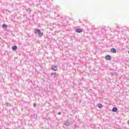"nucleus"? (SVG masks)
Listing matches in <instances>:
<instances>
[{"label": "nucleus", "mask_w": 129, "mask_h": 129, "mask_svg": "<svg viewBox=\"0 0 129 129\" xmlns=\"http://www.w3.org/2000/svg\"><path fill=\"white\" fill-rule=\"evenodd\" d=\"M51 69L53 71H58V68L56 66L52 65L51 66Z\"/></svg>", "instance_id": "nucleus-1"}, {"label": "nucleus", "mask_w": 129, "mask_h": 129, "mask_svg": "<svg viewBox=\"0 0 129 129\" xmlns=\"http://www.w3.org/2000/svg\"><path fill=\"white\" fill-rule=\"evenodd\" d=\"M105 60H111V56L109 55H107L105 57Z\"/></svg>", "instance_id": "nucleus-2"}, {"label": "nucleus", "mask_w": 129, "mask_h": 129, "mask_svg": "<svg viewBox=\"0 0 129 129\" xmlns=\"http://www.w3.org/2000/svg\"><path fill=\"white\" fill-rule=\"evenodd\" d=\"M110 51L112 52V53H116V49L113 48L110 49Z\"/></svg>", "instance_id": "nucleus-3"}, {"label": "nucleus", "mask_w": 129, "mask_h": 129, "mask_svg": "<svg viewBox=\"0 0 129 129\" xmlns=\"http://www.w3.org/2000/svg\"><path fill=\"white\" fill-rule=\"evenodd\" d=\"M76 32H77V33H81L82 32V29L81 28H78L76 30Z\"/></svg>", "instance_id": "nucleus-4"}, {"label": "nucleus", "mask_w": 129, "mask_h": 129, "mask_svg": "<svg viewBox=\"0 0 129 129\" xmlns=\"http://www.w3.org/2000/svg\"><path fill=\"white\" fill-rule=\"evenodd\" d=\"M41 31V30L40 29H35V34H38V33H40V32Z\"/></svg>", "instance_id": "nucleus-5"}, {"label": "nucleus", "mask_w": 129, "mask_h": 129, "mask_svg": "<svg viewBox=\"0 0 129 129\" xmlns=\"http://www.w3.org/2000/svg\"><path fill=\"white\" fill-rule=\"evenodd\" d=\"M112 111H113V112H116L117 111V108H116V107H113V108H112Z\"/></svg>", "instance_id": "nucleus-6"}, {"label": "nucleus", "mask_w": 129, "mask_h": 129, "mask_svg": "<svg viewBox=\"0 0 129 129\" xmlns=\"http://www.w3.org/2000/svg\"><path fill=\"white\" fill-rule=\"evenodd\" d=\"M17 49H18V47L16 45H14L12 47V50H13L14 51L16 50Z\"/></svg>", "instance_id": "nucleus-7"}, {"label": "nucleus", "mask_w": 129, "mask_h": 129, "mask_svg": "<svg viewBox=\"0 0 129 129\" xmlns=\"http://www.w3.org/2000/svg\"><path fill=\"white\" fill-rule=\"evenodd\" d=\"M64 125H66V126H69V125H70V122L69 121L66 122L64 123Z\"/></svg>", "instance_id": "nucleus-8"}, {"label": "nucleus", "mask_w": 129, "mask_h": 129, "mask_svg": "<svg viewBox=\"0 0 129 129\" xmlns=\"http://www.w3.org/2000/svg\"><path fill=\"white\" fill-rule=\"evenodd\" d=\"M2 27L3 28V29H6V28H7L8 27V26L6 24H3L2 25Z\"/></svg>", "instance_id": "nucleus-9"}, {"label": "nucleus", "mask_w": 129, "mask_h": 129, "mask_svg": "<svg viewBox=\"0 0 129 129\" xmlns=\"http://www.w3.org/2000/svg\"><path fill=\"white\" fill-rule=\"evenodd\" d=\"M38 35L39 36V37H42V36H43V33L40 31V32H38Z\"/></svg>", "instance_id": "nucleus-10"}, {"label": "nucleus", "mask_w": 129, "mask_h": 129, "mask_svg": "<svg viewBox=\"0 0 129 129\" xmlns=\"http://www.w3.org/2000/svg\"><path fill=\"white\" fill-rule=\"evenodd\" d=\"M51 76H53L54 78H55V77H56V73H52Z\"/></svg>", "instance_id": "nucleus-11"}, {"label": "nucleus", "mask_w": 129, "mask_h": 129, "mask_svg": "<svg viewBox=\"0 0 129 129\" xmlns=\"http://www.w3.org/2000/svg\"><path fill=\"white\" fill-rule=\"evenodd\" d=\"M98 107H99V108H102V104H100V105L98 106Z\"/></svg>", "instance_id": "nucleus-12"}, {"label": "nucleus", "mask_w": 129, "mask_h": 129, "mask_svg": "<svg viewBox=\"0 0 129 129\" xmlns=\"http://www.w3.org/2000/svg\"><path fill=\"white\" fill-rule=\"evenodd\" d=\"M58 115H61V112H59L58 113Z\"/></svg>", "instance_id": "nucleus-13"}, {"label": "nucleus", "mask_w": 129, "mask_h": 129, "mask_svg": "<svg viewBox=\"0 0 129 129\" xmlns=\"http://www.w3.org/2000/svg\"><path fill=\"white\" fill-rule=\"evenodd\" d=\"M33 106L35 107L36 106V104H34Z\"/></svg>", "instance_id": "nucleus-14"}]
</instances>
